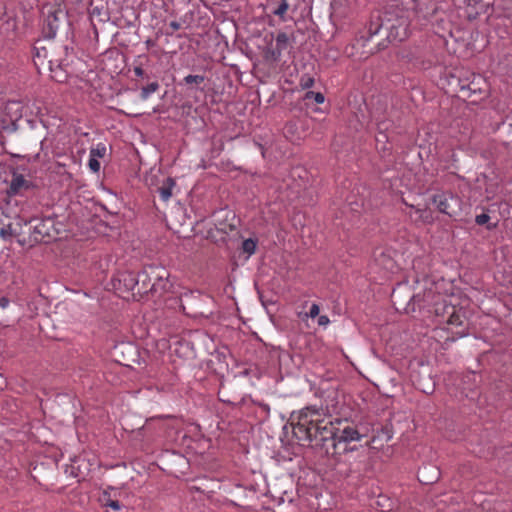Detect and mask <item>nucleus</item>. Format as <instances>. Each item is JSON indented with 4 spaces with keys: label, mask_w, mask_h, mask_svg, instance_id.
I'll list each match as a JSON object with an SVG mask.
<instances>
[{
    "label": "nucleus",
    "mask_w": 512,
    "mask_h": 512,
    "mask_svg": "<svg viewBox=\"0 0 512 512\" xmlns=\"http://www.w3.org/2000/svg\"><path fill=\"white\" fill-rule=\"evenodd\" d=\"M319 311H320L319 305L316 303H313L310 306L309 312L305 313L303 318H315L319 315Z\"/></svg>",
    "instance_id": "bb28decb"
},
{
    "label": "nucleus",
    "mask_w": 512,
    "mask_h": 512,
    "mask_svg": "<svg viewBox=\"0 0 512 512\" xmlns=\"http://www.w3.org/2000/svg\"><path fill=\"white\" fill-rule=\"evenodd\" d=\"M175 186V181L173 178L168 177L164 184L158 188V193L160 198L167 202L172 196V189Z\"/></svg>",
    "instance_id": "a211bd4d"
},
{
    "label": "nucleus",
    "mask_w": 512,
    "mask_h": 512,
    "mask_svg": "<svg viewBox=\"0 0 512 512\" xmlns=\"http://www.w3.org/2000/svg\"><path fill=\"white\" fill-rule=\"evenodd\" d=\"M106 153V146L103 143H98L95 147L90 149L89 156L93 158H102Z\"/></svg>",
    "instance_id": "4be33fe9"
},
{
    "label": "nucleus",
    "mask_w": 512,
    "mask_h": 512,
    "mask_svg": "<svg viewBox=\"0 0 512 512\" xmlns=\"http://www.w3.org/2000/svg\"><path fill=\"white\" fill-rule=\"evenodd\" d=\"M63 15L64 12L60 8H51L47 11L45 29L47 30L48 37L53 38L56 36L60 27L61 17Z\"/></svg>",
    "instance_id": "f8f14e48"
},
{
    "label": "nucleus",
    "mask_w": 512,
    "mask_h": 512,
    "mask_svg": "<svg viewBox=\"0 0 512 512\" xmlns=\"http://www.w3.org/2000/svg\"><path fill=\"white\" fill-rule=\"evenodd\" d=\"M88 166L95 173L99 172L100 170V162L98 161V159L93 158L91 156H89Z\"/></svg>",
    "instance_id": "cd10ccee"
},
{
    "label": "nucleus",
    "mask_w": 512,
    "mask_h": 512,
    "mask_svg": "<svg viewBox=\"0 0 512 512\" xmlns=\"http://www.w3.org/2000/svg\"><path fill=\"white\" fill-rule=\"evenodd\" d=\"M290 45L289 37L285 32H279L275 39V47H268L265 50V59L271 62H278L282 52Z\"/></svg>",
    "instance_id": "1a4fd4ad"
},
{
    "label": "nucleus",
    "mask_w": 512,
    "mask_h": 512,
    "mask_svg": "<svg viewBox=\"0 0 512 512\" xmlns=\"http://www.w3.org/2000/svg\"><path fill=\"white\" fill-rule=\"evenodd\" d=\"M257 248V240L253 238H248L242 243V250L250 257L256 252Z\"/></svg>",
    "instance_id": "412c9836"
},
{
    "label": "nucleus",
    "mask_w": 512,
    "mask_h": 512,
    "mask_svg": "<svg viewBox=\"0 0 512 512\" xmlns=\"http://www.w3.org/2000/svg\"><path fill=\"white\" fill-rule=\"evenodd\" d=\"M109 500H112L110 492L108 490L103 491L100 497L102 505L105 506V502H109Z\"/></svg>",
    "instance_id": "2f4dec72"
},
{
    "label": "nucleus",
    "mask_w": 512,
    "mask_h": 512,
    "mask_svg": "<svg viewBox=\"0 0 512 512\" xmlns=\"http://www.w3.org/2000/svg\"><path fill=\"white\" fill-rule=\"evenodd\" d=\"M134 74L138 77L144 76V70L141 67H135L134 68Z\"/></svg>",
    "instance_id": "f704fd0d"
},
{
    "label": "nucleus",
    "mask_w": 512,
    "mask_h": 512,
    "mask_svg": "<svg viewBox=\"0 0 512 512\" xmlns=\"http://www.w3.org/2000/svg\"><path fill=\"white\" fill-rule=\"evenodd\" d=\"M105 507H109L114 511H120L122 509V505L117 500H109V502H105Z\"/></svg>",
    "instance_id": "c756f323"
},
{
    "label": "nucleus",
    "mask_w": 512,
    "mask_h": 512,
    "mask_svg": "<svg viewBox=\"0 0 512 512\" xmlns=\"http://www.w3.org/2000/svg\"><path fill=\"white\" fill-rule=\"evenodd\" d=\"M337 431L335 438L347 439H362L365 434L361 432L357 425H354L352 422L347 419L338 418V422H336Z\"/></svg>",
    "instance_id": "9d476101"
},
{
    "label": "nucleus",
    "mask_w": 512,
    "mask_h": 512,
    "mask_svg": "<svg viewBox=\"0 0 512 512\" xmlns=\"http://www.w3.org/2000/svg\"><path fill=\"white\" fill-rule=\"evenodd\" d=\"M294 419L293 433L296 438L309 443L315 441L326 455V448H330L336 437L338 417L328 416L316 406H307Z\"/></svg>",
    "instance_id": "f257e3e1"
},
{
    "label": "nucleus",
    "mask_w": 512,
    "mask_h": 512,
    "mask_svg": "<svg viewBox=\"0 0 512 512\" xmlns=\"http://www.w3.org/2000/svg\"><path fill=\"white\" fill-rule=\"evenodd\" d=\"M361 440L362 439L354 438H334V442L330 444V448H326V457L332 460L334 463H339L341 461L342 455L352 453L358 449L354 443Z\"/></svg>",
    "instance_id": "39448f33"
},
{
    "label": "nucleus",
    "mask_w": 512,
    "mask_h": 512,
    "mask_svg": "<svg viewBox=\"0 0 512 512\" xmlns=\"http://www.w3.org/2000/svg\"><path fill=\"white\" fill-rule=\"evenodd\" d=\"M409 211L406 215L416 225H429L434 222L433 211L428 207H419L412 204L405 203Z\"/></svg>",
    "instance_id": "6e6552de"
},
{
    "label": "nucleus",
    "mask_w": 512,
    "mask_h": 512,
    "mask_svg": "<svg viewBox=\"0 0 512 512\" xmlns=\"http://www.w3.org/2000/svg\"><path fill=\"white\" fill-rule=\"evenodd\" d=\"M9 305H10V300L7 297H5V296L0 297V308L6 309Z\"/></svg>",
    "instance_id": "473e14b6"
},
{
    "label": "nucleus",
    "mask_w": 512,
    "mask_h": 512,
    "mask_svg": "<svg viewBox=\"0 0 512 512\" xmlns=\"http://www.w3.org/2000/svg\"><path fill=\"white\" fill-rule=\"evenodd\" d=\"M153 281L150 286V292L155 297H161L168 292L172 284L169 281V273L164 268L151 269Z\"/></svg>",
    "instance_id": "423d86ee"
},
{
    "label": "nucleus",
    "mask_w": 512,
    "mask_h": 512,
    "mask_svg": "<svg viewBox=\"0 0 512 512\" xmlns=\"http://www.w3.org/2000/svg\"><path fill=\"white\" fill-rule=\"evenodd\" d=\"M434 312L437 316H446L447 315V323L448 325L460 327L461 330L456 331L455 333L460 337H463L467 334L466 332V318L464 314L455 308L453 305L446 304L445 301L442 303H435Z\"/></svg>",
    "instance_id": "f03ea898"
},
{
    "label": "nucleus",
    "mask_w": 512,
    "mask_h": 512,
    "mask_svg": "<svg viewBox=\"0 0 512 512\" xmlns=\"http://www.w3.org/2000/svg\"><path fill=\"white\" fill-rule=\"evenodd\" d=\"M173 377L171 376L167 382H162L158 380L155 383L148 384V389L152 390L155 389L158 392H167L170 390L171 386L173 385Z\"/></svg>",
    "instance_id": "6ab92c4d"
},
{
    "label": "nucleus",
    "mask_w": 512,
    "mask_h": 512,
    "mask_svg": "<svg viewBox=\"0 0 512 512\" xmlns=\"http://www.w3.org/2000/svg\"><path fill=\"white\" fill-rule=\"evenodd\" d=\"M29 183L22 174L13 173L7 193L10 196L18 195L23 189L29 188Z\"/></svg>",
    "instance_id": "4468645a"
},
{
    "label": "nucleus",
    "mask_w": 512,
    "mask_h": 512,
    "mask_svg": "<svg viewBox=\"0 0 512 512\" xmlns=\"http://www.w3.org/2000/svg\"><path fill=\"white\" fill-rule=\"evenodd\" d=\"M159 89V84L157 82H151L148 85L144 86L140 92L141 100H147L153 93H155Z\"/></svg>",
    "instance_id": "aec40b11"
},
{
    "label": "nucleus",
    "mask_w": 512,
    "mask_h": 512,
    "mask_svg": "<svg viewBox=\"0 0 512 512\" xmlns=\"http://www.w3.org/2000/svg\"><path fill=\"white\" fill-rule=\"evenodd\" d=\"M380 27H385L388 31V38L391 41L402 42L410 35L409 21L405 16H399L395 20L388 18L386 23H382Z\"/></svg>",
    "instance_id": "20e7f679"
},
{
    "label": "nucleus",
    "mask_w": 512,
    "mask_h": 512,
    "mask_svg": "<svg viewBox=\"0 0 512 512\" xmlns=\"http://www.w3.org/2000/svg\"><path fill=\"white\" fill-rule=\"evenodd\" d=\"M330 323V319L327 315H320L318 317V325L319 326H327Z\"/></svg>",
    "instance_id": "7c9ffc66"
},
{
    "label": "nucleus",
    "mask_w": 512,
    "mask_h": 512,
    "mask_svg": "<svg viewBox=\"0 0 512 512\" xmlns=\"http://www.w3.org/2000/svg\"><path fill=\"white\" fill-rule=\"evenodd\" d=\"M16 234L17 233L13 229L12 224L5 225L0 229V237L4 240L10 239L12 236Z\"/></svg>",
    "instance_id": "5701e85b"
},
{
    "label": "nucleus",
    "mask_w": 512,
    "mask_h": 512,
    "mask_svg": "<svg viewBox=\"0 0 512 512\" xmlns=\"http://www.w3.org/2000/svg\"><path fill=\"white\" fill-rule=\"evenodd\" d=\"M9 128V125L7 124L6 120L0 117V129L7 130Z\"/></svg>",
    "instance_id": "c9c22d12"
},
{
    "label": "nucleus",
    "mask_w": 512,
    "mask_h": 512,
    "mask_svg": "<svg viewBox=\"0 0 512 512\" xmlns=\"http://www.w3.org/2000/svg\"><path fill=\"white\" fill-rule=\"evenodd\" d=\"M205 81V76L203 75H187L186 77H184V83L185 84H192V83H195V84H201Z\"/></svg>",
    "instance_id": "a878e982"
},
{
    "label": "nucleus",
    "mask_w": 512,
    "mask_h": 512,
    "mask_svg": "<svg viewBox=\"0 0 512 512\" xmlns=\"http://www.w3.org/2000/svg\"><path fill=\"white\" fill-rule=\"evenodd\" d=\"M12 126H13V128L11 130L15 131V124H14V122H12Z\"/></svg>",
    "instance_id": "4c0bfd02"
},
{
    "label": "nucleus",
    "mask_w": 512,
    "mask_h": 512,
    "mask_svg": "<svg viewBox=\"0 0 512 512\" xmlns=\"http://www.w3.org/2000/svg\"><path fill=\"white\" fill-rule=\"evenodd\" d=\"M156 268L157 267H149L148 269L137 274L138 285H137L136 291L138 294L150 292V286L153 281V275L151 274V269H156Z\"/></svg>",
    "instance_id": "ddd939ff"
},
{
    "label": "nucleus",
    "mask_w": 512,
    "mask_h": 512,
    "mask_svg": "<svg viewBox=\"0 0 512 512\" xmlns=\"http://www.w3.org/2000/svg\"><path fill=\"white\" fill-rule=\"evenodd\" d=\"M431 201L437 207L439 212L450 217L456 215L461 206L460 198L449 191H440L435 193L432 196Z\"/></svg>",
    "instance_id": "7ed1b4c3"
},
{
    "label": "nucleus",
    "mask_w": 512,
    "mask_h": 512,
    "mask_svg": "<svg viewBox=\"0 0 512 512\" xmlns=\"http://www.w3.org/2000/svg\"><path fill=\"white\" fill-rule=\"evenodd\" d=\"M490 219V216L486 213L479 214L475 217V222L478 225L486 224Z\"/></svg>",
    "instance_id": "c85d7f7f"
},
{
    "label": "nucleus",
    "mask_w": 512,
    "mask_h": 512,
    "mask_svg": "<svg viewBox=\"0 0 512 512\" xmlns=\"http://www.w3.org/2000/svg\"><path fill=\"white\" fill-rule=\"evenodd\" d=\"M53 225L54 220L51 218L36 220V223L32 226L34 240L49 241L53 237L51 233Z\"/></svg>",
    "instance_id": "9b49d317"
},
{
    "label": "nucleus",
    "mask_w": 512,
    "mask_h": 512,
    "mask_svg": "<svg viewBox=\"0 0 512 512\" xmlns=\"http://www.w3.org/2000/svg\"><path fill=\"white\" fill-rule=\"evenodd\" d=\"M305 99H313L317 104H322L325 100V97L320 92L308 91L305 94Z\"/></svg>",
    "instance_id": "393cba45"
},
{
    "label": "nucleus",
    "mask_w": 512,
    "mask_h": 512,
    "mask_svg": "<svg viewBox=\"0 0 512 512\" xmlns=\"http://www.w3.org/2000/svg\"><path fill=\"white\" fill-rule=\"evenodd\" d=\"M299 85L302 89H309L314 85V78L309 74H303L300 77Z\"/></svg>",
    "instance_id": "b1692460"
},
{
    "label": "nucleus",
    "mask_w": 512,
    "mask_h": 512,
    "mask_svg": "<svg viewBox=\"0 0 512 512\" xmlns=\"http://www.w3.org/2000/svg\"><path fill=\"white\" fill-rule=\"evenodd\" d=\"M118 281L120 283L123 282L124 287L126 288L127 291H135L137 289V275H135L132 272L121 273L118 278Z\"/></svg>",
    "instance_id": "dca6fc26"
},
{
    "label": "nucleus",
    "mask_w": 512,
    "mask_h": 512,
    "mask_svg": "<svg viewBox=\"0 0 512 512\" xmlns=\"http://www.w3.org/2000/svg\"><path fill=\"white\" fill-rule=\"evenodd\" d=\"M485 80L480 75H472V78L459 79V93L465 98L484 92Z\"/></svg>",
    "instance_id": "0eeeda50"
},
{
    "label": "nucleus",
    "mask_w": 512,
    "mask_h": 512,
    "mask_svg": "<svg viewBox=\"0 0 512 512\" xmlns=\"http://www.w3.org/2000/svg\"><path fill=\"white\" fill-rule=\"evenodd\" d=\"M169 27L171 28L172 31H177L181 28V24L177 21H171L169 23Z\"/></svg>",
    "instance_id": "72a5a7b5"
},
{
    "label": "nucleus",
    "mask_w": 512,
    "mask_h": 512,
    "mask_svg": "<svg viewBox=\"0 0 512 512\" xmlns=\"http://www.w3.org/2000/svg\"><path fill=\"white\" fill-rule=\"evenodd\" d=\"M270 5L273 6L271 10L272 14L284 20L285 14L289 8L288 0H270Z\"/></svg>",
    "instance_id": "f3484780"
},
{
    "label": "nucleus",
    "mask_w": 512,
    "mask_h": 512,
    "mask_svg": "<svg viewBox=\"0 0 512 512\" xmlns=\"http://www.w3.org/2000/svg\"><path fill=\"white\" fill-rule=\"evenodd\" d=\"M410 300L413 301V303L418 302L419 301V296L413 295V296L410 297Z\"/></svg>",
    "instance_id": "e433bc0d"
},
{
    "label": "nucleus",
    "mask_w": 512,
    "mask_h": 512,
    "mask_svg": "<svg viewBox=\"0 0 512 512\" xmlns=\"http://www.w3.org/2000/svg\"><path fill=\"white\" fill-rule=\"evenodd\" d=\"M439 477L438 470L433 466H424L418 471V479L425 483H433Z\"/></svg>",
    "instance_id": "2eb2a0df"
}]
</instances>
